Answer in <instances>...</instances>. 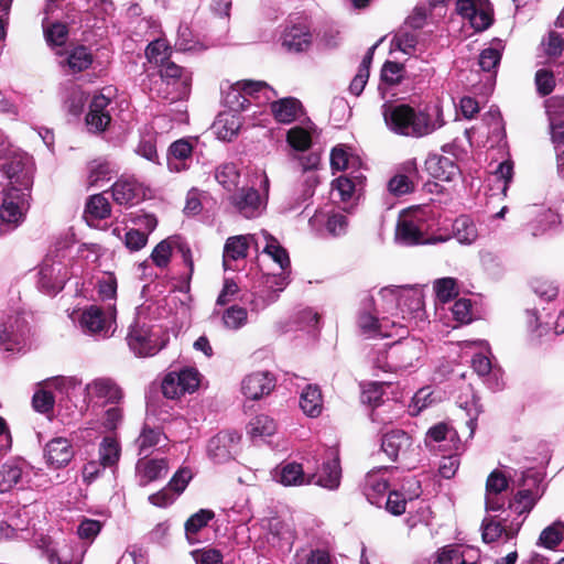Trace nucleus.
Instances as JSON below:
<instances>
[{"mask_svg": "<svg viewBox=\"0 0 564 564\" xmlns=\"http://www.w3.org/2000/svg\"><path fill=\"white\" fill-rule=\"evenodd\" d=\"M276 97L275 90L262 80H240L224 91V104L231 111L247 110L252 102L267 104Z\"/></svg>", "mask_w": 564, "mask_h": 564, "instance_id": "obj_5", "label": "nucleus"}, {"mask_svg": "<svg viewBox=\"0 0 564 564\" xmlns=\"http://www.w3.org/2000/svg\"><path fill=\"white\" fill-rule=\"evenodd\" d=\"M240 435L236 431H221L207 443V455L215 464H225L234 459Z\"/></svg>", "mask_w": 564, "mask_h": 564, "instance_id": "obj_19", "label": "nucleus"}, {"mask_svg": "<svg viewBox=\"0 0 564 564\" xmlns=\"http://www.w3.org/2000/svg\"><path fill=\"white\" fill-rule=\"evenodd\" d=\"M213 518L214 512L207 509H200L196 513L192 514L185 522V534L187 540L193 543L195 541L193 535L205 528Z\"/></svg>", "mask_w": 564, "mask_h": 564, "instance_id": "obj_57", "label": "nucleus"}, {"mask_svg": "<svg viewBox=\"0 0 564 564\" xmlns=\"http://www.w3.org/2000/svg\"><path fill=\"white\" fill-rule=\"evenodd\" d=\"M286 141L296 151H305L312 144L311 132L303 127H293L288 131Z\"/></svg>", "mask_w": 564, "mask_h": 564, "instance_id": "obj_63", "label": "nucleus"}, {"mask_svg": "<svg viewBox=\"0 0 564 564\" xmlns=\"http://www.w3.org/2000/svg\"><path fill=\"white\" fill-rule=\"evenodd\" d=\"M454 238L462 245H471L478 237V230L469 216H459L453 224Z\"/></svg>", "mask_w": 564, "mask_h": 564, "instance_id": "obj_48", "label": "nucleus"}, {"mask_svg": "<svg viewBox=\"0 0 564 564\" xmlns=\"http://www.w3.org/2000/svg\"><path fill=\"white\" fill-rule=\"evenodd\" d=\"M275 387V378L269 371H256L246 376L241 382V391L247 399L259 400Z\"/></svg>", "mask_w": 564, "mask_h": 564, "instance_id": "obj_26", "label": "nucleus"}, {"mask_svg": "<svg viewBox=\"0 0 564 564\" xmlns=\"http://www.w3.org/2000/svg\"><path fill=\"white\" fill-rule=\"evenodd\" d=\"M193 145L186 139L174 141L167 150V167L171 172H182L188 169L192 161Z\"/></svg>", "mask_w": 564, "mask_h": 564, "instance_id": "obj_37", "label": "nucleus"}, {"mask_svg": "<svg viewBox=\"0 0 564 564\" xmlns=\"http://www.w3.org/2000/svg\"><path fill=\"white\" fill-rule=\"evenodd\" d=\"M289 280L284 274H268L263 276L261 289L241 296V301L250 306L252 312L263 311L274 303L279 294L288 286Z\"/></svg>", "mask_w": 564, "mask_h": 564, "instance_id": "obj_11", "label": "nucleus"}, {"mask_svg": "<svg viewBox=\"0 0 564 564\" xmlns=\"http://www.w3.org/2000/svg\"><path fill=\"white\" fill-rule=\"evenodd\" d=\"M513 178V163L510 160L500 162L495 171L491 173L489 178L494 183L491 189L497 188L500 191L503 197L507 196V192L510 183Z\"/></svg>", "mask_w": 564, "mask_h": 564, "instance_id": "obj_49", "label": "nucleus"}, {"mask_svg": "<svg viewBox=\"0 0 564 564\" xmlns=\"http://www.w3.org/2000/svg\"><path fill=\"white\" fill-rule=\"evenodd\" d=\"M535 497L530 489H522L517 492L514 498L509 503L510 511L518 516L530 512L535 505Z\"/></svg>", "mask_w": 564, "mask_h": 564, "instance_id": "obj_62", "label": "nucleus"}, {"mask_svg": "<svg viewBox=\"0 0 564 564\" xmlns=\"http://www.w3.org/2000/svg\"><path fill=\"white\" fill-rule=\"evenodd\" d=\"M127 343L138 357L154 356L165 346V340L161 338L160 333L149 323L139 319L129 327Z\"/></svg>", "mask_w": 564, "mask_h": 564, "instance_id": "obj_10", "label": "nucleus"}, {"mask_svg": "<svg viewBox=\"0 0 564 564\" xmlns=\"http://www.w3.org/2000/svg\"><path fill=\"white\" fill-rule=\"evenodd\" d=\"M276 431V423L272 417L260 414L248 424V433L252 438L271 436Z\"/></svg>", "mask_w": 564, "mask_h": 564, "instance_id": "obj_53", "label": "nucleus"}, {"mask_svg": "<svg viewBox=\"0 0 564 564\" xmlns=\"http://www.w3.org/2000/svg\"><path fill=\"white\" fill-rule=\"evenodd\" d=\"M313 35L306 25L301 22L285 26L281 34V44L289 52H304L312 44Z\"/></svg>", "mask_w": 564, "mask_h": 564, "instance_id": "obj_28", "label": "nucleus"}, {"mask_svg": "<svg viewBox=\"0 0 564 564\" xmlns=\"http://www.w3.org/2000/svg\"><path fill=\"white\" fill-rule=\"evenodd\" d=\"M159 73L169 82L177 100L188 96L192 85V73L188 69L167 61L160 66Z\"/></svg>", "mask_w": 564, "mask_h": 564, "instance_id": "obj_24", "label": "nucleus"}, {"mask_svg": "<svg viewBox=\"0 0 564 564\" xmlns=\"http://www.w3.org/2000/svg\"><path fill=\"white\" fill-rule=\"evenodd\" d=\"M417 35L415 31H408L405 29L399 30L392 39V47L403 52L404 54L412 55L416 51Z\"/></svg>", "mask_w": 564, "mask_h": 564, "instance_id": "obj_59", "label": "nucleus"}, {"mask_svg": "<svg viewBox=\"0 0 564 564\" xmlns=\"http://www.w3.org/2000/svg\"><path fill=\"white\" fill-rule=\"evenodd\" d=\"M74 451L67 438L55 437L44 448L46 463L53 468L66 466L73 458Z\"/></svg>", "mask_w": 564, "mask_h": 564, "instance_id": "obj_33", "label": "nucleus"}, {"mask_svg": "<svg viewBox=\"0 0 564 564\" xmlns=\"http://www.w3.org/2000/svg\"><path fill=\"white\" fill-rule=\"evenodd\" d=\"M389 488L388 481L377 474H368L365 480L364 494L371 505L380 506Z\"/></svg>", "mask_w": 564, "mask_h": 564, "instance_id": "obj_46", "label": "nucleus"}, {"mask_svg": "<svg viewBox=\"0 0 564 564\" xmlns=\"http://www.w3.org/2000/svg\"><path fill=\"white\" fill-rule=\"evenodd\" d=\"M111 207L104 194H96L89 197L86 203L85 214L90 219H105L110 216Z\"/></svg>", "mask_w": 564, "mask_h": 564, "instance_id": "obj_52", "label": "nucleus"}, {"mask_svg": "<svg viewBox=\"0 0 564 564\" xmlns=\"http://www.w3.org/2000/svg\"><path fill=\"white\" fill-rule=\"evenodd\" d=\"M31 328L22 313L7 314L0 318V351L20 354L30 346Z\"/></svg>", "mask_w": 564, "mask_h": 564, "instance_id": "obj_7", "label": "nucleus"}, {"mask_svg": "<svg viewBox=\"0 0 564 564\" xmlns=\"http://www.w3.org/2000/svg\"><path fill=\"white\" fill-rule=\"evenodd\" d=\"M360 176L354 178L348 175H341L333 182L332 193L334 196H338L341 202H348L356 189V181H359Z\"/></svg>", "mask_w": 564, "mask_h": 564, "instance_id": "obj_61", "label": "nucleus"}, {"mask_svg": "<svg viewBox=\"0 0 564 564\" xmlns=\"http://www.w3.org/2000/svg\"><path fill=\"white\" fill-rule=\"evenodd\" d=\"M111 99L108 95L100 93L93 97L89 104V111L86 116V126L91 132H102L111 121L108 107Z\"/></svg>", "mask_w": 564, "mask_h": 564, "instance_id": "obj_25", "label": "nucleus"}, {"mask_svg": "<svg viewBox=\"0 0 564 564\" xmlns=\"http://www.w3.org/2000/svg\"><path fill=\"white\" fill-rule=\"evenodd\" d=\"M69 279L67 267L52 258H45L39 267L37 288L47 295H56Z\"/></svg>", "mask_w": 564, "mask_h": 564, "instance_id": "obj_13", "label": "nucleus"}, {"mask_svg": "<svg viewBox=\"0 0 564 564\" xmlns=\"http://www.w3.org/2000/svg\"><path fill=\"white\" fill-rule=\"evenodd\" d=\"M387 128L399 135L423 138L445 124L443 108L438 102H430L421 109L406 104L384 102L381 107Z\"/></svg>", "mask_w": 564, "mask_h": 564, "instance_id": "obj_1", "label": "nucleus"}, {"mask_svg": "<svg viewBox=\"0 0 564 564\" xmlns=\"http://www.w3.org/2000/svg\"><path fill=\"white\" fill-rule=\"evenodd\" d=\"M558 221V216L551 209L542 210L538 216L528 225V230L534 237L543 235L555 226Z\"/></svg>", "mask_w": 564, "mask_h": 564, "instance_id": "obj_56", "label": "nucleus"}, {"mask_svg": "<svg viewBox=\"0 0 564 564\" xmlns=\"http://www.w3.org/2000/svg\"><path fill=\"white\" fill-rule=\"evenodd\" d=\"M176 248L182 256L184 264L188 268V275L193 273L194 263L189 247L177 238H169L159 242L151 253L153 263L164 269L169 265L173 249Z\"/></svg>", "mask_w": 564, "mask_h": 564, "instance_id": "obj_21", "label": "nucleus"}, {"mask_svg": "<svg viewBox=\"0 0 564 564\" xmlns=\"http://www.w3.org/2000/svg\"><path fill=\"white\" fill-rule=\"evenodd\" d=\"M167 471L169 465L164 458L147 459V457L143 456L135 465V474L141 487L164 478Z\"/></svg>", "mask_w": 564, "mask_h": 564, "instance_id": "obj_32", "label": "nucleus"}, {"mask_svg": "<svg viewBox=\"0 0 564 564\" xmlns=\"http://www.w3.org/2000/svg\"><path fill=\"white\" fill-rule=\"evenodd\" d=\"M308 225L318 236L339 237L346 234L348 220L341 213L317 209L314 215L310 217Z\"/></svg>", "mask_w": 564, "mask_h": 564, "instance_id": "obj_18", "label": "nucleus"}, {"mask_svg": "<svg viewBox=\"0 0 564 564\" xmlns=\"http://www.w3.org/2000/svg\"><path fill=\"white\" fill-rule=\"evenodd\" d=\"M224 326L230 330L242 328L248 322V312L239 305L227 307L221 315Z\"/></svg>", "mask_w": 564, "mask_h": 564, "instance_id": "obj_55", "label": "nucleus"}, {"mask_svg": "<svg viewBox=\"0 0 564 564\" xmlns=\"http://www.w3.org/2000/svg\"><path fill=\"white\" fill-rule=\"evenodd\" d=\"M437 214L431 206H417L400 215L395 240L404 246L435 242L432 236L438 229Z\"/></svg>", "mask_w": 564, "mask_h": 564, "instance_id": "obj_2", "label": "nucleus"}, {"mask_svg": "<svg viewBox=\"0 0 564 564\" xmlns=\"http://www.w3.org/2000/svg\"><path fill=\"white\" fill-rule=\"evenodd\" d=\"M564 539V522L556 521L540 534L539 543L547 549L556 547Z\"/></svg>", "mask_w": 564, "mask_h": 564, "instance_id": "obj_60", "label": "nucleus"}, {"mask_svg": "<svg viewBox=\"0 0 564 564\" xmlns=\"http://www.w3.org/2000/svg\"><path fill=\"white\" fill-rule=\"evenodd\" d=\"M143 88L148 89L152 98H161L174 102L177 98L174 96L172 87L162 75L158 73L148 74Z\"/></svg>", "mask_w": 564, "mask_h": 564, "instance_id": "obj_45", "label": "nucleus"}, {"mask_svg": "<svg viewBox=\"0 0 564 564\" xmlns=\"http://www.w3.org/2000/svg\"><path fill=\"white\" fill-rule=\"evenodd\" d=\"M33 476V467L24 459L8 460L0 468V492L26 489Z\"/></svg>", "mask_w": 564, "mask_h": 564, "instance_id": "obj_14", "label": "nucleus"}, {"mask_svg": "<svg viewBox=\"0 0 564 564\" xmlns=\"http://www.w3.org/2000/svg\"><path fill=\"white\" fill-rule=\"evenodd\" d=\"M85 390L89 398L104 399L107 403L117 404L123 398L121 388L110 378H97Z\"/></svg>", "mask_w": 564, "mask_h": 564, "instance_id": "obj_34", "label": "nucleus"}, {"mask_svg": "<svg viewBox=\"0 0 564 564\" xmlns=\"http://www.w3.org/2000/svg\"><path fill=\"white\" fill-rule=\"evenodd\" d=\"M199 372L195 368L185 367L169 372L162 382V392L169 399H175L186 392H194L199 386Z\"/></svg>", "mask_w": 564, "mask_h": 564, "instance_id": "obj_15", "label": "nucleus"}, {"mask_svg": "<svg viewBox=\"0 0 564 564\" xmlns=\"http://www.w3.org/2000/svg\"><path fill=\"white\" fill-rule=\"evenodd\" d=\"M229 203L240 216L252 219L259 217L265 209L267 200L253 187H241L229 196Z\"/></svg>", "mask_w": 564, "mask_h": 564, "instance_id": "obj_17", "label": "nucleus"}, {"mask_svg": "<svg viewBox=\"0 0 564 564\" xmlns=\"http://www.w3.org/2000/svg\"><path fill=\"white\" fill-rule=\"evenodd\" d=\"M442 442L451 443V447L456 451L459 449L462 444L458 431L444 422L430 427L425 435L426 446H433V444Z\"/></svg>", "mask_w": 564, "mask_h": 564, "instance_id": "obj_41", "label": "nucleus"}, {"mask_svg": "<svg viewBox=\"0 0 564 564\" xmlns=\"http://www.w3.org/2000/svg\"><path fill=\"white\" fill-rule=\"evenodd\" d=\"M76 321L86 335L97 339L110 338L116 332V307L91 304L76 313Z\"/></svg>", "mask_w": 564, "mask_h": 564, "instance_id": "obj_6", "label": "nucleus"}, {"mask_svg": "<svg viewBox=\"0 0 564 564\" xmlns=\"http://www.w3.org/2000/svg\"><path fill=\"white\" fill-rule=\"evenodd\" d=\"M521 524L522 521L518 519L508 523L507 519L497 520L496 517H487L484 519L481 524L482 540L486 543H491L497 541L503 534L507 540H510L518 534Z\"/></svg>", "mask_w": 564, "mask_h": 564, "instance_id": "obj_27", "label": "nucleus"}, {"mask_svg": "<svg viewBox=\"0 0 564 564\" xmlns=\"http://www.w3.org/2000/svg\"><path fill=\"white\" fill-rule=\"evenodd\" d=\"M503 50L505 42L498 37L492 39L489 46L484 48L479 54L478 65L480 69L496 75Z\"/></svg>", "mask_w": 564, "mask_h": 564, "instance_id": "obj_42", "label": "nucleus"}, {"mask_svg": "<svg viewBox=\"0 0 564 564\" xmlns=\"http://www.w3.org/2000/svg\"><path fill=\"white\" fill-rule=\"evenodd\" d=\"M436 297L442 303L452 301L457 294V283L454 278H442L434 282Z\"/></svg>", "mask_w": 564, "mask_h": 564, "instance_id": "obj_64", "label": "nucleus"}, {"mask_svg": "<svg viewBox=\"0 0 564 564\" xmlns=\"http://www.w3.org/2000/svg\"><path fill=\"white\" fill-rule=\"evenodd\" d=\"M473 549H468L464 545L449 544L440 550L436 554V558L432 564H475L468 562L469 553H473Z\"/></svg>", "mask_w": 564, "mask_h": 564, "instance_id": "obj_44", "label": "nucleus"}, {"mask_svg": "<svg viewBox=\"0 0 564 564\" xmlns=\"http://www.w3.org/2000/svg\"><path fill=\"white\" fill-rule=\"evenodd\" d=\"M340 481L341 466L339 454L337 449L330 448L321 467L316 471L308 474V485L314 484L329 491H335L339 488Z\"/></svg>", "mask_w": 564, "mask_h": 564, "instance_id": "obj_16", "label": "nucleus"}, {"mask_svg": "<svg viewBox=\"0 0 564 564\" xmlns=\"http://www.w3.org/2000/svg\"><path fill=\"white\" fill-rule=\"evenodd\" d=\"M426 172L435 180L449 182L457 174V166L446 156L431 154L425 160Z\"/></svg>", "mask_w": 564, "mask_h": 564, "instance_id": "obj_39", "label": "nucleus"}, {"mask_svg": "<svg viewBox=\"0 0 564 564\" xmlns=\"http://www.w3.org/2000/svg\"><path fill=\"white\" fill-rule=\"evenodd\" d=\"M165 438L166 437L160 429H152L145 424L135 441L138 446V454L140 456L148 457L151 449Z\"/></svg>", "mask_w": 564, "mask_h": 564, "instance_id": "obj_50", "label": "nucleus"}, {"mask_svg": "<svg viewBox=\"0 0 564 564\" xmlns=\"http://www.w3.org/2000/svg\"><path fill=\"white\" fill-rule=\"evenodd\" d=\"M471 367L480 377H487L490 388L499 390L501 384L498 379V370L494 369L491 360L488 356L479 352L475 354L471 359Z\"/></svg>", "mask_w": 564, "mask_h": 564, "instance_id": "obj_47", "label": "nucleus"}, {"mask_svg": "<svg viewBox=\"0 0 564 564\" xmlns=\"http://www.w3.org/2000/svg\"><path fill=\"white\" fill-rule=\"evenodd\" d=\"M82 382L75 377H55L44 382V387L37 390L32 399L35 411L47 413L53 410L56 401H62L79 388Z\"/></svg>", "mask_w": 564, "mask_h": 564, "instance_id": "obj_9", "label": "nucleus"}, {"mask_svg": "<svg viewBox=\"0 0 564 564\" xmlns=\"http://www.w3.org/2000/svg\"><path fill=\"white\" fill-rule=\"evenodd\" d=\"M37 546L42 550L48 564H80L82 558L68 545L57 547L50 536H41Z\"/></svg>", "mask_w": 564, "mask_h": 564, "instance_id": "obj_30", "label": "nucleus"}, {"mask_svg": "<svg viewBox=\"0 0 564 564\" xmlns=\"http://www.w3.org/2000/svg\"><path fill=\"white\" fill-rule=\"evenodd\" d=\"M269 102L275 120L280 123H291L302 113V104L296 98L286 97L276 101L272 98Z\"/></svg>", "mask_w": 564, "mask_h": 564, "instance_id": "obj_40", "label": "nucleus"}, {"mask_svg": "<svg viewBox=\"0 0 564 564\" xmlns=\"http://www.w3.org/2000/svg\"><path fill=\"white\" fill-rule=\"evenodd\" d=\"M112 198L119 205H134L142 197V188L137 181L120 178L111 187Z\"/></svg>", "mask_w": 564, "mask_h": 564, "instance_id": "obj_38", "label": "nucleus"}, {"mask_svg": "<svg viewBox=\"0 0 564 564\" xmlns=\"http://www.w3.org/2000/svg\"><path fill=\"white\" fill-rule=\"evenodd\" d=\"M401 301L395 305V316L399 314L403 321L422 319L424 301L422 290L417 286L403 285L400 288Z\"/></svg>", "mask_w": 564, "mask_h": 564, "instance_id": "obj_20", "label": "nucleus"}, {"mask_svg": "<svg viewBox=\"0 0 564 564\" xmlns=\"http://www.w3.org/2000/svg\"><path fill=\"white\" fill-rule=\"evenodd\" d=\"M99 460L104 466L113 467L118 464L120 458V445L113 437L106 436L99 444Z\"/></svg>", "mask_w": 564, "mask_h": 564, "instance_id": "obj_54", "label": "nucleus"}, {"mask_svg": "<svg viewBox=\"0 0 564 564\" xmlns=\"http://www.w3.org/2000/svg\"><path fill=\"white\" fill-rule=\"evenodd\" d=\"M26 191L11 187L3 197L0 207V232H9L15 229L23 220Z\"/></svg>", "mask_w": 564, "mask_h": 564, "instance_id": "obj_12", "label": "nucleus"}, {"mask_svg": "<svg viewBox=\"0 0 564 564\" xmlns=\"http://www.w3.org/2000/svg\"><path fill=\"white\" fill-rule=\"evenodd\" d=\"M425 351L423 340L406 337L390 344L378 352L375 367L386 372L405 373L416 370Z\"/></svg>", "mask_w": 564, "mask_h": 564, "instance_id": "obj_3", "label": "nucleus"}, {"mask_svg": "<svg viewBox=\"0 0 564 564\" xmlns=\"http://www.w3.org/2000/svg\"><path fill=\"white\" fill-rule=\"evenodd\" d=\"M403 173L395 174L388 182V191L397 196L411 193L414 189V180L417 176L415 160L406 161L402 165Z\"/></svg>", "mask_w": 564, "mask_h": 564, "instance_id": "obj_36", "label": "nucleus"}, {"mask_svg": "<svg viewBox=\"0 0 564 564\" xmlns=\"http://www.w3.org/2000/svg\"><path fill=\"white\" fill-rule=\"evenodd\" d=\"M273 479L284 487H300L308 485V474H305L302 464L283 462L273 470Z\"/></svg>", "mask_w": 564, "mask_h": 564, "instance_id": "obj_31", "label": "nucleus"}, {"mask_svg": "<svg viewBox=\"0 0 564 564\" xmlns=\"http://www.w3.org/2000/svg\"><path fill=\"white\" fill-rule=\"evenodd\" d=\"M0 172L12 187L29 191L32 186V158L28 153L9 145L2 134H0Z\"/></svg>", "mask_w": 564, "mask_h": 564, "instance_id": "obj_4", "label": "nucleus"}, {"mask_svg": "<svg viewBox=\"0 0 564 564\" xmlns=\"http://www.w3.org/2000/svg\"><path fill=\"white\" fill-rule=\"evenodd\" d=\"M117 174L112 164L108 161H94L89 167V184L97 186L104 182L110 181Z\"/></svg>", "mask_w": 564, "mask_h": 564, "instance_id": "obj_58", "label": "nucleus"}, {"mask_svg": "<svg viewBox=\"0 0 564 564\" xmlns=\"http://www.w3.org/2000/svg\"><path fill=\"white\" fill-rule=\"evenodd\" d=\"M411 446V436L402 430H393L382 436L381 448L391 460L406 455Z\"/></svg>", "mask_w": 564, "mask_h": 564, "instance_id": "obj_35", "label": "nucleus"}, {"mask_svg": "<svg viewBox=\"0 0 564 564\" xmlns=\"http://www.w3.org/2000/svg\"><path fill=\"white\" fill-rule=\"evenodd\" d=\"M300 408L311 417H317L323 410V395L318 386L306 384L300 394Z\"/></svg>", "mask_w": 564, "mask_h": 564, "instance_id": "obj_43", "label": "nucleus"}, {"mask_svg": "<svg viewBox=\"0 0 564 564\" xmlns=\"http://www.w3.org/2000/svg\"><path fill=\"white\" fill-rule=\"evenodd\" d=\"M215 178L228 192L238 189L240 172L235 163H225L216 169Z\"/></svg>", "mask_w": 564, "mask_h": 564, "instance_id": "obj_51", "label": "nucleus"}, {"mask_svg": "<svg viewBox=\"0 0 564 564\" xmlns=\"http://www.w3.org/2000/svg\"><path fill=\"white\" fill-rule=\"evenodd\" d=\"M58 64L62 69L69 75L79 74L88 69L94 63L91 50L85 45H76L58 53Z\"/></svg>", "mask_w": 564, "mask_h": 564, "instance_id": "obj_23", "label": "nucleus"}, {"mask_svg": "<svg viewBox=\"0 0 564 564\" xmlns=\"http://www.w3.org/2000/svg\"><path fill=\"white\" fill-rule=\"evenodd\" d=\"M262 249L272 260L280 265L281 273L289 280L288 270L290 269V258L288 251L280 245L278 239L267 230L260 231V239L256 242V251Z\"/></svg>", "mask_w": 564, "mask_h": 564, "instance_id": "obj_29", "label": "nucleus"}, {"mask_svg": "<svg viewBox=\"0 0 564 564\" xmlns=\"http://www.w3.org/2000/svg\"><path fill=\"white\" fill-rule=\"evenodd\" d=\"M357 323L362 334L369 337L392 336L393 333L388 332L387 329L389 324H391L392 327H398L395 335L403 336V334L406 333V326L401 325L397 321L390 322L388 317H382L379 319L375 299L368 292H365L361 295Z\"/></svg>", "mask_w": 564, "mask_h": 564, "instance_id": "obj_8", "label": "nucleus"}, {"mask_svg": "<svg viewBox=\"0 0 564 564\" xmlns=\"http://www.w3.org/2000/svg\"><path fill=\"white\" fill-rule=\"evenodd\" d=\"M260 239V232L252 235H239L229 237L224 246L223 265L224 269L235 270L234 262L247 257L248 250Z\"/></svg>", "mask_w": 564, "mask_h": 564, "instance_id": "obj_22", "label": "nucleus"}]
</instances>
